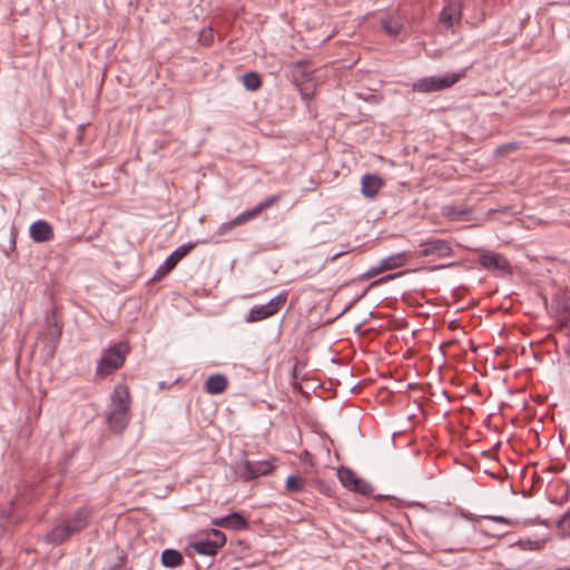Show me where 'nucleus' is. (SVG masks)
Wrapping results in <instances>:
<instances>
[{
    "label": "nucleus",
    "mask_w": 570,
    "mask_h": 570,
    "mask_svg": "<svg viewBox=\"0 0 570 570\" xmlns=\"http://www.w3.org/2000/svg\"><path fill=\"white\" fill-rule=\"evenodd\" d=\"M399 275H400V274H392V275H387V276L382 277V278H380V279H377V281H374V282L372 283V285H371V286H376V285L382 284V283H385V282H387V281H390V279H394V278H395L396 276H399Z\"/></svg>",
    "instance_id": "obj_32"
},
{
    "label": "nucleus",
    "mask_w": 570,
    "mask_h": 570,
    "mask_svg": "<svg viewBox=\"0 0 570 570\" xmlns=\"http://www.w3.org/2000/svg\"><path fill=\"white\" fill-rule=\"evenodd\" d=\"M314 70L307 60H299L292 63V78L293 81H303L304 77H307L308 73Z\"/></svg>",
    "instance_id": "obj_20"
},
{
    "label": "nucleus",
    "mask_w": 570,
    "mask_h": 570,
    "mask_svg": "<svg viewBox=\"0 0 570 570\" xmlns=\"http://www.w3.org/2000/svg\"><path fill=\"white\" fill-rule=\"evenodd\" d=\"M384 181L377 175L366 174L361 179V193L365 198H374L383 188Z\"/></svg>",
    "instance_id": "obj_13"
},
{
    "label": "nucleus",
    "mask_w": 570,
    "mask_h": 570,
    "mask_svg": "<svg viewBox=\"0 0 570 570\" xmlns=\"http://www.w3.org/2000/svg\"><path fill=\"white\" fill-rule=\"evenodd\" d=\"M73 533L70 531L67 524L62 523L53 528L47 535L46 540L49 543L60 544L66 541Z\"/></svg>",
    "instance_id": "obj_19"
},
{
    "label": "nucleus",
    "mask_w": 570,
    "mask_h": 570,
    "mask_svg": "<svg viewBox=\"0 0 570 570\" xmlns=\"http://www.w3.org/2000/svg\"><path fill=\"white\" fill-rule=\"evenodd\" d=\"M214 39L212 29H203L199 35V41L204 46H210Z\"/></svg>",
    "instance_id": "obj_28"
},
{
    "label": "nucleus",
    "mask_w": 570,
    "mask_h": 570,
    "mask_svg": "<svg viewBox=\"0 0 570 570\" xmlns=\"http://www.w3.org/2000/svg\"><path fill=\"white\" fill-rule=\"evenodd\" d=\"M556 141L557 142H570V138L569 137H560V138H557Z\"/></svg>",
    "instance_id": "obj_34"
},
{
    "label": "nucleus",
    "mask_w": 570,
    "mask_h": 570,
    "mask_svg": "<svg viewBox=\"0 0 570 570\" xmlns=\"http://www.w3.org/2000/svg\"><path fill=\"white\" fill-rule=\"evenodd\" d=\"M422 248L419 252V256L428 257L432 259H441L451 257L453 255V250L450 244L444 239L439 238H430L420 244Z\"/></svg>",
    "instance_id": "obj_8"
},
{
    "label": "nucleus",
    "mask_w": 570,
    "mask_h": 570,
    "mask_svg": "<svg viewBox=\"0 0 570 570\" xmlns=\"http://www.w3.org/2000/svg\"><path fill=\"white\" fill-rule=\"evenodd\" d=\"M337 476L341 483L348 490L361 494H366L371 491V485L364 480L360 479L356 473L348 468H340L337 470Z\"/></svg>",
    "instance_id": "obj_9"
},
{
    "label": "nucleus",
    "mask_w": 570,
    "mask_h": 570,
    "mask_svg": "<svg viewBox=\"0 0 570 570\" xmlns=\"http://www.w3.org/2000/svg\"><path fill=\"white\" fill-rule=\"evenodd\" d=\"M557 527L563 537H570V510L559 519Z\"/></svg>",
    "instance_id": "obj_26"
},
{
    "label": "nucleus",
    "mask_w": 570,
    "mask_h": 570,
    "mask_svg": "<svg viewBox=\"0 0 570 570\" xmlns=\"http://www.w3.org/2000/svg\"><path fill=\"white\" fill-rule=\"evenodd\" d=\"M288 492L297 493L305 490V480L301 476L289 475L285 482Z\"/></svg>",
    "instance_id": "obj_24"
},
{
    "label": "nucleus",
    "mask_w": 570,
    "mask_h": 570,
    "mask_svg": "<svg viewBox=\"0 0 570 570\" xmlns=\"http://www.w3.org/2000/svg\"><path fill=\"white\" fill-rule=\"evenodd\" d=\"M465 75V70L451 72L444 76H432L419 79L413 83V90L417 92H433L444 90L455 85Z\"/></svg>",
    "instance_id": "obj_5"
},
{
    "label": "nucleus",
    "mask_w": 570,
    "mask_h": 570,
    "mask_svg": "<svg viewBox=\"0 0 570 570\" xmlns=\"http://www.w3.org/2000/svg\"><path fill=\"white\" fill-rule=\"evenodd\" d=\"M484 518L489 519L491 521L498 522V523H504V524H509L510 523L509 519H507L504 517L488 515V517H484Z\"/></svg>",
    "instance_id": "obj_31"
},
{
    "label": "nucleus",
    "mask_w": 570,
    "mask_h": 570,
    "mask_svg": "<svg viewBox=\"0 0 570 570\" xmlns=\"http://www.w3.org/2000/svg\"><path fill=\"white\" fill-rule=\"evenodd\" d=\"M226 543V535L219 530H212L206 539L194 540L189 547L197 553L214 557Z\"/></svg>",
    "instance_id": "obj_7"
},
{
    "label": "nucleus",
    "mask_w": 570,
    "mask_h": 570,
    "mask_svg": "<svg viewBox=\"0 0 570 570\" xmlns=\"http://www.w3.org/2000/svg\"><path fill=\"white\" fill-rule=\"evenodd\" d=\"M385 267H383V263L381 262L379 265L376 266H372L367 272H365L361 278L362 279H368L371 277H374L383 272H385Z\"/></svg>",
    "instance_id": "obj_27"
},
{
    "label": "nucleus",
    "mask_w": 570,
    "mask_h": 570,
    "mask_svg": "<svg viewBox=\"0 0 570 570\" xmlns=\"http://www.w3.org/2000/svg\"><path fill=\"white\" fill-rule=\"evenodd\" d=\"M462 16V4L460 2L448 3L440 13V22L446 28H452L460 21Z\"/></svg>",
    "instance_id": "obj_14"
},
{
    "label": "nucleus",
    "mask_w": 570,
    "mask_h": 570,
    "mask_svg": "<svg viewBox=\"0 0 570 570\" xmlns=\"http://www.w3.org/2000/svg\"><path fill=\"white\" fill-rule=\"evenodd\" d=\"M301 461L304 462V463H307L309 464L311 466L314 465V459H313V455L311 454V452H308L307 450H304L299 456Z\"/></svg>",
    "instance_id": "obj_29"
},
{
    "label": "nucleus",
    "mask_w": 570,
    "mask_h": 570,
    "mask_svg": "<svg viewBox=\"0 0 570 570\" xmlns=\"http://www.w3.org/2000/svg\"><path fill=\"white\" fill-rule=\"evenodd\" d=\"M30 237L36 243H45L53 237L51 225L46 220H37L30 226Z\"/></svg>",
    "instance_id": "obj_15"
},
{
    "label": "nucleus",
    "mask_w": 570,
    "mask_h": 570,
    "mask_svg": "<svg viewBox=\"0 0 570 570\" xmlns=\"http://www.w3.org/2000/svg\"><path fill=\"white\" fill-rule=\"evenodd\" d=\"M320 82L321 77L318 76V71L314 69L307 77H304L303 81H295L294 83L302 98L306 101H311L315 97Z\"/></svg>",
    "instance_id": "obj_11"
},
{
    "label": "nucleus",
    "mask_w": 570,
    "mask_h": 570,
    "mask_svg": "<svg viewBox=\"0 0 570 570\" xmlns=\"http://www.w3.org/2000/svg\"><path fill=\"white\" fill-rule=\"evenodd\" d=\"M345 252H340V253H336L334 254L332 257H331V262H335L338 257H341L342 255H344Z\"/></svg>",
    "instance_id": "obj_33"
},
{
    "label": "nucleus",
    "mask_w": 570,
    "mask_h": 570,
    "mask_svg": "<svg viewBox=\"0 0 570 570\" xmlns=\"http://www.w3.org/2000/svg\"><path fill=\"white\" fill-rule=\"evenodd\" d=\"M522 546H528L530 549L539 550L544 546V541H528L521 542Z\"/></svg>",
    "instance_id": "obj_30"
},
{
    "label": "nucleus",
    "mask_w": 570,
    "mask_h": 570,
    "mask_svg": "<svg viewBox=\"0 0 570 570\" xmlns=\"http://www.w3.org/2000/svg\"><path fill=\"white\" fill-rule=\"evenodd\" d=\"M127 352L128 347L124 343H118L106 350L98 363L96 372L97 375L100 377H106L124 365Z\"/></svg>",
    "instance_id": "obj_4"
},
{
    "label": "nucleus",
    "mask_w": 570,
    "mask_h": 570,
    "mask_svg": "<svg viewBox=\"0 0 570 570\" xmlns=\"http://www.w3.org/2000/svg\"><path fill=\"white\" fill-rule=\"evenodd\" d=\"M281 198H282L281 194L267 197L266 199L261 202L258 205H256L252 209H248V210L243 212L242 214H239L233 220L222 224L218 227L216 234L219 235V236L226 235L227 233L233 230L235 227H237L239 225H243V224L247 223L250 219L256 218L257 216H259V214L263 210L273 207L275 204H277L279 202Z\"/></svg>",
    "instance_id": "obj_3"
},
{
    "label": "nucleus",
    "mask_w": 570,
    "mask_h": 570,
    "mask_svg": "<svg viewBox=\"0 0 570 570\" xmlns=\"http://www.w3.org/2000/svg\"><path fill=\"white\" fill-rule=\"evenodd\" d=\"M406 253L404 252L390 255L389 257L382 259L383 267H385L386 271L403 267L406 264Z\"/></svg>",
    "instance_id": "obj_22"
},
{
    "label": "nucleus",
    "mask_w": 570,
    "mask_h": 570,
    "mask_svg": "<svg viewBox=\"0 0 570 570\" xmlns=\"http://www.w3.org/2000/svg\"><path fill=\"white\" fill-rule=\"evenodd\" d=\"M214 524L232 530H244L248 527L247 520L238 512H233L228 515L216 519L214 520Z\"/></svg>",
    "instance_id": "obj_16"
},
{
    "label": "nucleus",
    "mask_w": 570,
    "mask_h": 570,
    "mask_svg": "<svg viewBox=\"0 0 570 570\" xmlns=\"http://www.w3.org/2000/svg\"><path fill=\"white\" fill-rule=\"evenodd\" d=\"M89 510L87 508H80L70 519L63 523L68 525L72 533L79 532L86 528L89 518Z\"/></svg>",
    "instance_id": "obj_18"
},
{
    "label": "nucleus",
    "mask_w": 570,
    "mask_h": 570,
    "mask_svg": "<svg viewBox=\"0 0 570 570\" xmlns=\"http://www.w3.org/2000/svg\"><path fill=\"white\" fill-rule=\"evenodd\" d=\"M288 293L286 291L273 297L268 303L255 305L246 316L247 323H255L275 315L287 302Z\"/></svg>",
    "instance_id": "obj_6"
},
{
    "label": "nucleus",
    "mask_w": 570,
    "mask_h": 570,
    "mask_svg": "<svg viewBox=\"0 0 570 570\" xmlns=\"http://www.w3.org/2000/svg\"><path fill=\"white\" fill-rule=\"evenodd\" d=\"M243 85L246 89L254 91L262 86V81L256 72H247L243 76Z\"/></svg>",
    "instance_id": "obj_25"
},
{
    "label": "nucleus",
    "mask_w": 570,
    "mask_h": 570,
    "mask_svg": "<svg viewBox=\"0 0 570 570\" xmlns=\"http://www.w3.org/2000/svg\"><path fill=\"white\" fill-rule=\"evenodd\" d=\"M480 264L484 268L493 272L505 273L510 269V264L507 258L503 255L494 252H483L480 255Z\"/></svg>",
    "instance_id": "obj_12"
},
{
    "label": "nucleus",
    "mask_w": 570,
    "mask_h": 570,
    "mask_svg": "<svg viewBox=\"0 0 570 570\" xmlns=\"http://www.w3.org/2000/svg\"><path fill=\"white\" fill-rule=\"evenodd\" d=\"M183 563V556L174 549H166L161 553V564L166 568H176Z\"/></svg>",
    "instance_id": "obj_21"
},
{
    "label": "nucleus",
    "mask_w": 570,
    "mask_h": 570,
    "mask_svg": "<svg viewBox=\"0 0 570 570\" xmlns=\"http://www.w3.org/2000/svg\"><path fill=\"white\" fill-rule=\"evenodd\" d=\"M194 248L193 244H185L176 248L158 267L155 277L161 278L171 272L176 265Z\"/></svg>",
    "instance_id": "obj_10"
},
{
    "label": "nucleus",
    "mask_w": 570,
    "mask_h": 570,
    "mask_svg": "<svg viewBox=\"0 0 570 570\" xmlns=\"http://www.w3.org/2000/svg\"><path fill=\"white\" fill-rule=\"evenodd\" d=\"M382 27L390 36H397L403 29V21L399 17H387L382 20Z\"/></svg>",
    "instance_id": "obj_23"
},
{
    "label": "nucleus",
    "mask_w": 570,
    "mask_h": 570,
    "mask_svg": "<svg viewBox=\"0 0 570 570\" xmlns=\"http://www.w3.org/2000/svg\"><path fill=\"white\" fill-rule=\"evenodd\" d=\"M233 470L237 480L249 482L259 476L272 474L275 470V464L273 460L249 461L243 459L234 463Z\"/></svg>",
    "instance_id": "obj_2"
},
{
    "label": "nucleus",
    "mask_w": 570,
    "mask_h": 570,
    "mask_svg": "<svg viewBox=\"0 0 570 570\" xmlns=\"http://www.w3.org/2000/svg\"><path fill=\"white\" fill-rule=\"evenodd\" d=\"M227 386L228 380L223 374H213L205 382V391L212 395L224 393Z\"/></svg>",
    "instance_id": "obj_17"
},
{
    "label": "nucleus",
    "mask_w": 570,
    "mask_h": 570,
    "mask_svg": "<svg viewBox=\"0 0 570 570\" xmlns=\"http://www.w3.org/2000/svg\"><path fill=\"white\" fill-rule=\"evenodd\" d=\"M111 404L107 415L109 429L115 433H121L130 420L131 397L126 385H117L111 395Z\"/></svg>",
    "instance_id": "obj_1"
}]
</instances>
